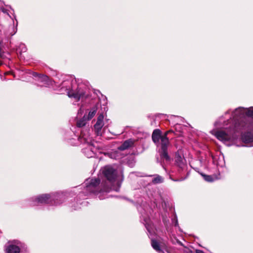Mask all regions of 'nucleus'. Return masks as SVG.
Masks as SVG:
<instances>
[{"label": "nucleus", "mask_w": 253, "mask_h": 253, "mask_svg": "<svg viewBox=\"0 0 253 253\" xmlns=\"http://www.w3.org/2000/svg\"><path fill=\"white\" fill-rule=\"evenodd\" d=\"M2 11L4 13H6V10H3Z\"/></svg>", "instance_id": "28"}, {"label": "nucleus", "mask_w": 253, "mask_h": 253, "mask_svg": "<svg viewBox=\"0 0 253 253\" xmlns=\"http://www.w3.org/2000/svg\"><path fill=\"white\" fill-rule=\"evenodd\" d=\"M201 175L204 177V179L208 182H212L215 179H217V177H213L212 175H206L203 173H201Z\"/></svg>", "instance_id": "18"}, {"label": "nucleus", "mask_w": 253, "mask_h": 253, "mask_svg": "<svg viewBox=\"0 0 253 253\" xmlns=\"http://www.w3.org/2000/svg\"><path fill=\"white\" fill-rule=\"evenodd\" d=\"M67 193L64 192H57L50 193V206H59L62 204L67 198Z\"/></svg>", "instance_id": "9"}, {"label": "nucleus", "mask_w": 253, "mask_h": 253, "mask_svg": "<svg viewBox=\"0 0 253 253\" xmlns=\"http://www.w3.org/2000/svg\"><path fill=\"white\" fill-rule=\"evenodd\" d=\"M155 177L152 179V182L154 184L161 183L163 182V178L159 175H155Z\"/></svg>", "instance_id": "21"}, {"label": "nucleus", "mask_w": 253, "mask_h": 253, "mask_svg": "<svg viewBox=\"0 0 253 253\" xmlns=\"http://www.w3.org/2000/svg\"><path fill=\"white\" fill-rule=\"evenodd\" d=\"M106 100H107L106 97H103V100H104V103L103 104V106H104V108H104V111H106V110H105V109H106V108H105V104L107 103V102H106Z\"/></svg>", "instance_id": "24"}, {"label": "nucleus", "mask_w": 253, "mask_h": 253, "mask_svg": "<svg viewBox=\"0 0 253 253\" xmlns=\"http://www.w3.org/2000/svg\"><path fill=\"white\" fill-rule=\"evenodd\" d=\"M173 181H179V180H174V179H172Z\"/></svg>", "instance_id": "29"}, {"label": "nucleus", "mask_w": 253, "mask_h": 253, "mask_svg": "<svg viewBox=\"0 0 253 253\" xmlns=\"http://www.w3.org/2000/svg\"><path fill=\"white\" fill-rule=\"evenodd\" d=\"M172 223L174 226L179 228V226L178 225L177 217L175 213L174 214V217L172 219Z\"/></svg>", "instance_id": "23"}, {"label": "nucleus", "mask_w": 253, "mask_h": 253, "mask_svg": "<svg viewBox=\"0 0 253 253\" xmlns=\"http://www.w3.org/2000/svg\"><path fill=\"white\" fill-rule=\"evenodd\" d=\"M6 14H7V15H9V16H10V15H9V13H8V12H6Z\"/></svg>", "instance_id": "30"}, {"label": "nucleus", "mask_w": 253, "mask_h": 253, "mask_svg": "<svg viewBox=\"0 0 253 253\" xmlns=\"http://www.w3.org/2000/svg\"><path fill=\"white\" fill-rule=\"evenodd\" d=\"M5 48L2 42H0V58L2 59H10V54L8 52L5 51Z\"/></svg>", "instance_id": "15"}, {"label": "nucleus", "mask_w": 253, "mask_h": 253, "mask_svg": "<svg viewBox=\"0 0 253 253\" xmlns=\"http://www.w3.org/2000/svg\"><path fill=\"white\" fill-rule=\"evenodd\" d=\"M243 131H247V132H245L244 133H243L242 135V140L243 141V142H244V143H250V142H253V134L249 131H251L250 130H243L241 131H239V132H236V137L232 139V140H229L227 141H222L225 144H227L231 141H233V140H234L235 139H236L237 137V133H239L240 132H242Z\"/></svg>", "instance_id": "10"}, {"label": "nucleus", "mask_w": 253, "mask_h": 253, "mask_svg": "<svg viewBox=\"0 0 253 253\" xmlns=\"http://www.w3.org/2000/svg\"><path fill=\"white\" fill-rule=\"evenodd\" d=\"M175 162L176 165L180 168H182L184 166L183 159L180 156H178L176 157Z\"/></svg>", "instance_id": "19"}, {"label": "nucleus", "mask_w": 253, "mask_h": 253, "mask_svg": "<svg viewBox=\"0 0 253 253\" xmlns=\"http://www.w3.org/2000/svg\"><path fill=\"white\" fill-rule=\"evenodd\" d=\"M151 246L152 248L159 253H166L160 247L159 242L154 239L151 240Z\"/></svg>", "instance_id": "16"}, {"label": "nucleus", "mask_w": 253, "mask_h": 253, "mask_svg": "<svg viewBox=\"0 0 253 253\" xmlns=\"http://www.w3.org/2000/svg\"><path fill=\"white\" fill-rule=\"evenodd\" d=\"M230 113V110H228V111H227L225 113V114L226 115V114H229Z\"/></svg>", "instance_id": "27"}, {"label": "nucleus", "mask_w": 253, "mask_h": 253, "mask_svg": "<svg viewBox=\"0 0 253 253\" xmlns=\"http://www.w3.org/2000/svg\"><path fill=\"white\" fill-rule=\"evenodd\" d=\"M211 132L220 141H227L236 137V132L243 130H253V107H239L232 112L230 118L224 120L220 117L214 123Z\"/></svg>", "instance_id": "1"}, {"label": "nucleus", "mask_w": 253, "mask_h": 253, "mask_svg": "<svg viewBox=\"0 0 253 253\" xmlns=\"http://www.w3.org/2000/svg\"><path fill=\"white\" fill-rule=\"evenodd\" d=\"M52 86L59 93H66L70 98H74L77 101H83L88 96L87 86L82 82H77L71 76L65 77L60 84L53 81Z\"/></svg>", "instance_id": "3"}, {"label": "nucleus", "mask_w": 253, "mask_h": 253, "mask_svg": "<svg viewBox=\"0 0 253 253\" xmlns=\"http://www.w3.org/2000/svg\"><path fill=\"white\" fill-rule=\"evenodd\" d=\"M26 204L30 206H36L42 204H51V195L50 194H42L34 196L27 199Z\"/></svg>", "instance_id": "6"}, {"label": "nucleus", "mask_w": 253, "mask_h": 253, "mask_svg": "<svg viewBox=\"0 0 253 253\" xmlns=\"http://www.w3.org/2000/svg\"><path fill=\"white\" fill-rule=\"evenodd\" d=\"M97 109L98 103H96L90 109L87 116V120L91 119L95 116V114L96 113Z\"/></svg>", "instance_id": "17"}, {"label": "nucleus", "mask_w": 253, "mask_h": 253, "mask_svg": "<svg viewBox=\"0 0 253 253\" xmlns=\"http://www.w3.org/2000/svg\"><path fill=\"white\" fill-rule=\"evenodd\" d=\"M79 139L81 143L87 145L86 147L82 149L83 153L84 155L87 158L95 157L97 149L95 146V141L90 136L88 130H86L85 132L83 131Z\"/></svg>", "instance_id": "5"}, {"label": "nucleus", "mask_w": 253, "mask_h": 253, "mask_svg": "<svg viewBox=\"0 0 253 253\" xmlns=\"http://www.w3.org/2000/svg\"><path fill=\"white\" fill-rule=\"evenodd\" d=\"M86 130H88V129L87 128H86L85 129L82 130L81 132V134H80V136H78V135L76 134L73 131H72L71 130H69L67 131L65 133V136H64L65 139L66 140H67V141H68L72 145H76L78 143L74 142V141H76L77 140L78 141H80L79 138L81 137V136L82 135V132L83 131L85 132V131Z\"/></svg>", "instance_id": "12"}, {"label": "nucleus", "mask_w": 253, "mask_h": 253, "mask_svg": "<svg viewBox=\"0 0 253 253\" xmlns=\"http://www.w3.org/2000/svg\"><path fill=\"white\" fill-rule=\"evenodd\" d=\"M166 252H167V253H169V252L168 251H166Z\"/></svg>", "instance_id": "32"}, {"label": "nucleus", "mask_w": 253, "mask_h": 253, "mask_svg": "<svg viewBox=\"0 0 253 253\" xmlns=\"http://www.w3.org/2000/svg\"><path fill=\"white\" fill-rule=\"evenodd\" d=\"M135 142L134 139L130 138L125 140L123 144L118 147V149L121 151H124L133 146Z\"/></svg>", "instance_id": "14"}, {"label": "nucleus", "mask_w": 253, "mask_h": 253, "mask_svg": "<svg viewBox=\"0 0 253 253\" xmlns=\"http://www.w3.org/2000/svg\"><path fill=\"white\" fill-rule=\"evenodd\" d=\"M21 247V244L18 241H9L5 246V251L7 253H28L27 251L23 253Z\"/></svg>", "instance_id": "8"}, {"label": "nucleus", "mask_w": 253, "mask_h": 253, "mask_svg": "<svg viewBox=\"0 0 253 253\" xmlns=\"http://www.w3.org/2000/svg\"><path fill=\"white\" fill-rule=\"evenodd\" d=\"M6 14H7V15H9V16H10V15H9V13H8V12H6Z\"/></svg>", "instance_id": "31"}, {"label": "nucleus", "mask_w": 253, "mask_h": 253, "mask_svg": "<svg viewBox=\"0 0 253 253\" xmlns=\"http://www.w3.org/2000/svg\"><path fill=\"white\" fill-rule=\"evenodd\" d=\"M32 75L36 81L38 85L40 86L50 87L53 85V82L48 76L40 74L37 72H32Z\"/></svg>", "instance_id": "7"}, {"label": "nucleus", "mask_w": 253, "mask_h": 253, "mask_svg": "<svg viewBox=\"0 0 253 253\" xmlns=\"http://www.w3.org/2000/svg\"><path fill=\"white\" fill-rule=\"evenodd\" d=\"M169 131H167L164 135L162 134L161 131L159 129H155L152 134V139L154 143L157 147H160L159 150L161 160V165L163 168L167 171L165 162L169 163L171 160V158L168 155V148L169 144V141L167 135Z\"/></svg>", "instance_id": "4"}, {"label": "nucleus", "mask_w": 253, "mask_h": 253, "mask_svg": "<svg viewBox=\"0 0 253 253\" xmlns=\"http://www.w3.org/2000/svg\"><path fill=\"white\" fill-rule=\"evenodd\" d=\"M104 115L102 113L100 114L97 117L96 123L94 125L95 133L97 136H101L102 134V127L104 125Z\"/></svg>", "instance_id": "13"}, {"label": "nucleus", "mask_w": 253, "mask_h": 253, "mask_svg": "<svg viewBox=\"0 0 253 253\" xmlns=\"http://www.w3.org/2000/svg\"><path fill=\"white\" fill-rule=\"evenodd\" d=\"M17 51L20 52V55L22 53H24L27 51V48L24 43H21L19 44L18 47L17 48Z\"/></svg>", "instance_id": "20"}, {"label": "nucleus", "mask_w": 253, "mask_h": 253, "mask_svg": "<svg viewBox=\"0 0 253 253\" xmlns=\"http://www.w3.org/2000/svg\"><path fill=\"white\" fill-rule=\"evenodd\" d=\"M138 210L140 212V219L141 222L144 224L147 230L150 234H152L153 232V225L151 224L149 215L147 213H145L144 211H141L139 209Z\"/></svg>", "instance_id": "11"}, {"label": "nucleus", "mask_w": 253, "mask_h": 253, "mask_svg": "<svg viewBox=\"0 0 253 253\" xmlns=\"http://www.w3.org/2000/svg\"><path fill=\"white\" fill-rule=\"evenodd\" d=\"M184 253H193V252H192V251L188 250V251H185V252H184Z\"/></svg>", "instance_id": "26"}, {"label": "nucleus", "mask_w": 253, "mask_h": 253, "mask_svg": "<svg viewBox=\"0 0 253 253\" xmlns=\"http://www.w3.org/2000/svg\"><path fill=\"white\" fill-rule=\"evenodd\" d=\"M86 119L85 118V116L79 121H77V126L78 127H82L85 125Z\"/></svg>", "instance_id": "22"}, {"label": "nucleus", "mask_w": 253, "mask_h": 253, "mask_svg": "<svg viewBox=\"0 0 253 253\" xmlns=\"http://www.w3.org/2000/svg\"><path fill=\"white\" fill-rule=\"evenodd\" d=\"M103 175L105 180L101 182L99 178H92L86 179L84 182L85 187L79 193L76 199V204L73 207L76 210L81 208V206H86L87 202L81 201L86 199L89 197H98L100 200L108 198L107 194L111 190L119 191L121 182H117V186H113L114 183L118 176L117 170L111 166H107L102 169Z\"/></svg>", "instance_id": "2"}, {"label": "nucleus", "mask_w": 253, "mask_h": 253, "mask_svg": "<svg viewBox=\"0 0 253 253\" xmlns=\"http://www.w3.org/2000/svg\"><path fill=\"white\" fill-rule=\"evenodd\" d=\"M196 253H204V252L203 251H202V250H196Z\"/></svg>", "instance_id": "25"}]
</instances>
